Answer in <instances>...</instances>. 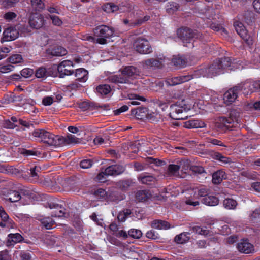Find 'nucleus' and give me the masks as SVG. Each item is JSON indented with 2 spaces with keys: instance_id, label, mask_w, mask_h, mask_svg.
I'll use <instances>...</instances> for the list:
<instances>
[{
  "instance_id": "1",
  "label": "nucleus",
  "mask_w": 260,
  "mask_h": 260,
  "mask_svg": "<svg viewBox=\"0 0 260 260\" xmlns=\"http://www.w3.org/2000/svg\"><path fill=\"white\" fill-rule=\"evenodd\" d=\"M120 75H115L109 76L108 80L110 82L116 84H128L130 80L136 77L139 74V70L135 67L126 66L121 70Z\"/></svg>"
},
{
  "instance_id": "2",
  "label": "nucleus",
  "mask_w": 260,
  "mask_h": 260,
  "mask_svg": "<svg viewBox=\"0 0 260 260\" xmlns=\"http://www.w3.org/2000/svg\"><path fill=\"white\" fill-rule=\"evenodd\" d=\"M232 63V59L228 57L216 59L208 68L205 69L204 76L212 78L223 73L224 70L230 67Z\"/></svg>"
},
{
  "instance_id": "3",
  "label": "nucleus",
  "mask_w": 260,
  "mask_h": 260,
  "mask_svg": "<svg viewBox=\"0 0 260 260\" xmlns=\"http://www.w3.org/2000/svg\"><path fill=\"white\" fill-rule=\"evenodd\" d=\"M114 32L112 27L105 25H100L94 29V37L90 36L87 39L100 44H106L107 43V40L113 36Z\"/></svg>"
},
{
  "instance_id": "4",
  "label": "nucleus",
  "mask_w": 260,
  "mask_h": 260,
  "mask_svg": "<svg viewBox=\"0 0 260 260\" xmlns=\"http://www.w3.org/2000/svg\"><path fill=\"white\" fill-rule=\"evenodd\" d=\"M32 135L39 138L44 143L51 146H60V143L62 142L63 140L60 139V136L55 135L43 129H38L34 131Z\"/></svg>"
},
{
  "instance_id": "5",
  "label": "nucleus",
  "mask_w": 260,
  "mask_h": 260,
  "mask_svg": "<svg viewBox=\"0 0 260 260\" xmlns=\"http://www.w3.org/2000/svg\"><path fill=\"white\" fill-rule=\"evenodd\" d=\"M169 115L175 120L185 119L187 116L186 113L189 110L188 106L184 101L177 102L170 106Z\"/></svg>"
},
{
  "instance_id": "6",
  "label": "nucleus",
  "mask_w": 260,
  "mask_h": 260,
  "mask_svg": "<svg viewBox=\"0 0 260 260\" xmlns=\"http://www.w3.org/2000/svg\"><path fill=\"white\" fill-rule=\"evenodd\" d=\"M178 37L182 41L184 45L187 46L194 38L201 39L202 35L197 30H193L187 27L181 28L177 30Z\"/></svg>"
},
{
  "instance_id": "7",
  "label": "nucleus",
  "mask_w": 260,
  "mask_h": 260,
  "mask_svg": "<svg viewBox=\"0 0 260 260\" xmlns=\"http://www.w3.org/2000/svg\"><path fill=\"white\" fill-rule=\"evenodd\" d=\"M239 117V113L235 111H232L230 114L229 117H221L219 118L218 121L216 123V127L221 129H222L224 127H231L230 124L234 121L238 122Z\"/></svg>"
},
{
  "instance_id": "8",
  "label": "nucleus",
  "mask_w": 260,
  "mask_h": 260,
  "mask_svg": "<svg viewBox=\"0 0 260 260\" xmlns=\"http://www.w3.org/2000/svg\"><path fill=\"white\" fill-rule=\"evenodd\" d=\"M134 47L136 51L141 54H149L152 52L149 42L145 38H137L134 43Z\"/></svg>"
},
{
  "instance_id": "9",
  "label": "nucleus",
  "mask_w": 260,
  "mask_h": 260,
  "mask_svg": "<svg viewBox=\"0 0 260 260\" xmlns=\"http://www.w3.org/2000/svg\"><path fill=\"white\" fill-rule=\"evenodd\" d=\"M72 61L66 60L60 62L57 66V70L60 78H63L65 76L72 75L74 71L72 69L73 67Z\"/></svg>"
},
{
  "instance_id": "10",
  "label": "nucleus",
  "mask_w": 260,
  "mask_h": 260,
  "mask_svg": "<svg viewBox=\"0 0 260 260\" xmlns=\"http://www.w3.org/2000/svg\"><path fill=\"white\" fill-rule=\"evenodd\" d=\"M240 91L243 92V88L241 84L230 88L224 94V102L228 105L232 104L237 99Z\"/></svg>"
},
{
  "instance_id": "11",
  "label": "nucleus",
  "mask_w": 260,
  "mask_h": 260,
  "mask_svg": "<svg viewBox=\"0 0 260 260\" xmlns=\"http://www.w3.org/2000/svg\"><path fill=\"white\" fill-rule=\"evenodd\" d=\"M238 250L243 253L250 254L254 252L253 245L247 239H241L237 244Z\"/></svg>"
},
{
  "instance_id": "12",
  "label": "nucleus",
  "mask_w": 260,
  "mask_h": 260,
  "mask_svg": "<svg viewBox=\"0 0 260 260\" xmlns=\"http://www.w3.org/2000/svg\"><path fill=\"white\" fill-rule=\"evenodd\" d=\"M44 23L43 16L39 13H34L29 17V24L31 27L36 29L41 28Z\"/></svg>"
},
{
  "instance_id": "13",
  "label": "nucleus",
  "mask_w": 260,
  "mask_h": 260,
  "mask_svg": "<svg viewBox=\"0 0 260 260\" xmlns=\"http://www.w3.org/2000/svg\"><path fill=\"white\" fill-rule=\"evenodd\" d=\"M167 59L165 57H161L158 58H150L145 60L144 64L146 68H161L163 67L164 62Z\"/></svg>"
},
{
  "instance_id": "14",
  "label": "nucleus",
  "mask_w": 260,
  "mask_h": 260,
  "mask_svg": "<svg viewBox=\"0 0 260 260\" xmlns=\"http://www.w3.org/2000/svg\"><path fill=\"white\" fill-rule=\"evenodd\" d=\"M241 84L243 88V93L245 95L252 93L255 90L260 89V81H255L252 83H241Z\"/></svg>"
},
{
  "instance_id": "15",
  "label": "nucleus",
  "mask_w": 260,
  "mask_h": 260,
  "mask_svg": "<svg viewBox=\"0 0 260 260\" xmlns=\"http://www.w3.org/2000/svg\"><path fill=\"white\" fill-rule=\"evenodd\" d=\"M19 32L18 30L13 27L7 28L3 32V39L4 41H10L14 40L18 37Z\"/></svg>"
},
{
  "instance_id": "16",
  "label": "nucleus",
  "mask_w": 260,
  "mask_h": 260,
  "mask_svg": "<svg viewBox=\"0 0 260 260\" xmlns=\"http://www.w3.org/2000/svg\"><path fill=\"white\" fill-rule=\"evenodd\" d=\"M234 27L237 34L246 42L249 43V36L243 24L239 22L234 23Z\"/></svg>"
},
{
  "instance_id": "17",
  "label": "nucleus",
  "mask_w": 260,
  "mask_h": 260,
  "mask_svg": "<svg viewBox=\"0 0 260 260\" xmlns=\"http://www.w3.org/2000/svg\"><path fill=\"white\" fill-rule=\"evenodd\" d=\"M190 76H182L174 77L169 78L166 81V84L167 86H175L180 83L188 81L191 79Z\"/></svg>"
},
{
  "instance_id": "18",
  "label": "nucleus",
  "mask_w": 260,
  "mask_h": 260,
  "mask_svg": "<svg viewBox=\"0 0 260 260\" xmlns=\"http://www.w3.org/2000/svg\"><path fill=\"white\" fill-rule=\"evenodd\" d=\"M23 237L19 233L10 234L8 236L6 245L7 246H13L17 243L23 240Z\"/></svg>"
},
{
  "instance_id": "19",
  "label": "nucleus",
  "mask_w": 260,
  "mask_h": 260,
  "mask_svg": "<svg viewBox=\"0 0 260 260\" xmlns=\"http://www.w3.org/2000/svg\"><path fill=\"white\" fill-rule=\"evenodd\" d=\"M46 52L47 54L52 56H61L66 55L67 53L65 48L59 46L48 49L46 50Z\"/></svg>"
},
{
  "instance_id": "20",
  "label": "nucleus",
  "mask_w": 260,
  "mask_h": 260,
  "mask_svg": "<svg viewBox=\"0 0 260 260\" xmlns=\"http://www.w3.org/2000/svg\"><path fill=\"white\" fill-rule=\"evenodd\" d=\"M134 184V182L131 179L121 180L116 183V187L122 191H127Z\"/></svg>"
},
{
  "instance_id": "21",
  "label": "nucleus",
  "mask_w": 260,
  "mask_h": 260,
  "mask_svg": "<svg viewBox=\"0 0 260 260\" xmlns=\"http://www.w3.org/2000/svg\"><path fill=\"white\" fill-rule=\"evenodd\" d=\"M88 71L83 68L77 69L75 72V76L77 78L76 80L82 82H85L88 79Z\"/></svg>"
},
{
  "instance_id": "22",
  "label": "nucleus",
  "mask_w": 260,
  "mask_h": 260,
  "mask_svg": "<svg viewBox=\"0 0 260 260\" xmlns=\"http://www.w3.org/2000/svg\"><path fill=\"white\" fill-rule=\"evenodd\" d=\"M185 161L181 162L180 165H169L166 173L167 175L175 176H178L179 170L181 168V165L182 164V163L185 164Z\"/></svg>"
},
{
  "instance_id": "23",
  "label": "nucleus",
  "mask_w": 260,
  "mask_h": 260,
  "mask_svg": "<svg viewBox=\"0 0 260 260\" xmlns=\"http://www.w3.org/2000/svg\"><path fill=\"white\" fill-rule=\"evenodd\" d=\"M202 202L206 205L213 206L218 204L219 200L215 196H209L208 194L206 197L203 198Z\"/></svg>"
},
{
  "instance_id": "24",
  "label": "nucleus",
  "mask_w": 260,
  "mask_h": 260,
  "mask_svg": "<svg viewBox=\"0 0 260 260\" xmlns=\"http://www.w3.org/2000/svg\"><path fill=\"white\" fill-rule=\"evenodd\" d=\"M151 225L153 228L159 230H166L170 228V224L168 222L161 220H154L151 222Z\"/></svg>"
},
{
  "instance_id": "25",
  "label": "nucleus",
  "mask_w": 260,
  "mask_h": 260,
  "mask_svg": "<svg viewBox=\"0 0 260 260\" xmlns=\"http://www.w3.org/2000/svg\"><path fill=\"white\" fill-rule=\"evenodd\" d=\"M225 173L222 170H219L214 173L212 175V182L215 184H218L225 179Z\"/></svg>"
},
{
  "instance_id": "26",
  "label": "nucleus",
  "mask_w": 260,
  "mask_h": 260,
  "mask_svg": "<svg viewBox=\"0 0 260 260\" xmlns=\"http://www.w3.org/2000/svg\"><path fill=\"white\" fill-rule=\"evenodd\" d=\"M60 139H63L62 142L60 143V145L70 144H76L79 143V139L76 137L75 136L71 134H69L67 137H63L60 136Z\"/></svg>"
},
{
  "instance_id": "27",
  "label": "nucleus",
  "mask_w": 260,
  "mask_h": 260,
  "mask_svg": "<svg viewBox=\"0 0 260 260\" xmlns=\"http://www.w3.org/2000/svg\"><path fill=\"white\" fill-rule=\"evenodd\" d=\"M172 63L177 68H182L186 64L185 59L180 56H174L172 59Z\"/></svg>"
},
{
  "instance_id": "28",
  "label": "nucleus",
  "mask_w": 260,
  "mask_h": 260,
  "mask_svg": "<svg viewBox=\"0 0 260 260\" xmlns=\"http://www.w3.org/2000/svg\"><path fill=\"white\" fill-rule=\"evenodd\" d=\"M146 108L139 107L131 110L132 115L135 116L138 119H143L146 115Z\"/></svg>"
},
{
  "instance_id": "29",
  "label": "nucleus",
  "mask_w": 260,
  "mask_h": 260,
  "mask_svg": "<svg viewBox=\"0 0 260 260\" xmlns=\"http://www.w3.org/2000/svg\"><path fill=\"white\" fill-rule=\"evenodd\" d=\"M21 199L20 193L16 190H10L7 196V200L11 202H16Z\"/></svg>"
},
{
  "instance_id": "30",
  "label": "nucleus",
  "mask_w": 260,
  "mask_h": 260,
  "mask_svg": "<svg viewBox=\"0 0 260 260\" xmlns=\"http://www.w3.org/2000/svg\"><path fill=\"white\" fill-rule=\"evenodd\" d=\"M150 193L147 190H139L136 193V199L139 202H144L150 197Z\"/></svg>"
},
{
  "instance_id": "31",
  "label": "nucleus",
  "mask_w": 260,
  "mask_h": 260,
  "mask_svg": "<svg viewBox=\"0 0 260 260\" xmlns=\"http://www.w3.org/2000/svg\"><path fill=\"white\" fill-rule=\"evenodd\" d=\"M243 19L247 24L252 25L255 21V15L252 12L247 11L244 13Z\"/></svg>"
},
{
  "instance_id": "32",
  "label": "nucleus",
  "mask_w": 260,
  "mask_h": 260,
  "mask_svg": "<svg viewBox=\"0 0 260 260\" xmlns=\"http://www.w3.org/2000/svg\"><path fill=\"white\" fill-rule=\"evenodd\" d=\"M189 233L188 232L181 233L175 237L174 240L178 244H183L189 240Z\"/></svg>"
},
{
  "instance_id": "33",
  "label": "nucleus",
  "mask_w": 260,
  "mask_h": 260,
  "mask_svg": "<svg viewBox=\"0 0 260 260\" xmlns=\"http://www.w3.org/2000/svg\"><path fill=\"white\" fill-rule=\"evenodd\" d=\"M96 90L101 95H107L110 93L111 88L108 84H102L97 86Z\"/></svg>"
},
{
  "instance_id": "34",
  "label": "nucleus",
  "mask_w": 260,
  "mask_h": 260,
  "mask_svg": "<svg viewBox=\"0 0 260 260\" xmlns=\"http://www.w3.org/2000/svg\"><path fill=\"white\" fill-rule=\"evenodd\" d=\"M138 180L144 184H149L151 182H154L155 178L152 175H141L138 177Z\"/></svg>"
},
{
  "instance_id": "35",
  "label": "nucleus",
  "mask_w": 260,
  "mask_h": 260,
  "mask_svg": "<svg viewBox=\"0 0 260 260\" xmlns=\"http://www.w3.org/2000/svg\"><path fill=\"white\" fill-rule=\"evenodd\" d=\"M103 10L107 13H112L119 10V7L113 3H107L103 6Z\"/></svg>"
},
{
  "instance_id": "36",
  "label": "nucleus",
  "mask_w": 260,
  "mask_h": 260,
  "mask_svg": "<svg viewBox=\"0 0 260 260\" xmlns=\"http://www.w3.org/2000/svg\"><path fill=\"white\" fill-rule=\"evenodd\" d=\"M179 5L174 2H169L166 6V9L168 13L172 14L174 12L177 11L179 8Z\"/></svg>"
},
{
  "instance_id": "37",
  "label": "nucleus",
  "mask_w": 260,
  "mask_h": 260,
  "mask_svg": "<svg viewBox=\"0 0 260 260\" xmlns=\"http://www.w3.org/2000/svg\"><path fill=\"white\" fill-rule=\"evenodd\" d=\"M7 60L11 64H17L23 61L22 56L20 54H14L9 57Z\"/></svg>"
},
{
  "instance_id": "38",
  "label": "nucleus",
  "mask_w": 260,
  "mask_h": 260,
  "mask_svg": "<svg viewBox=\"0 0 260 260\" xmlns=\"http://www.w3.org/2000/svg\"><path fill=\"white\" fill-rule=\"evenodd\" d=\"M237 205V202L232 199L228 198L223 201V205L228 209H234Z\"/></svg>"
},
{
  "instance_id": "39",
  "label": "nucleus",
  "mask_w": 260,
  "mask_h": 260,
  "mask_svg": "<svg viewBox=\"0 0 260 260\" xmlns=\"http://www.w3.org/2000/svg\"><path fill=\"white\" fill-rule=\"evenodd\" d=\"M32 8L36 11H40L44 9V4L42 0H31Z\"/></svg>"
},
{
  "instance_id": "40",
  "label": "nucleus",
  "mask_w": 260,
  "mask_h": 260,
  "mask_svg": "<svg viewBox=\"0 0 260 260\" xmlns=\"http://www.w3.org/2000/svg\"><path fill=\"white\" fill-rule=\"evenodd\" d=\"M132 213L131 210L128 209H124L120 211L117 216V218L119 221L123 222L126 218Z\"/></svg>"
},
{
  "instance_id": "41",
  "label": "nucleus",
  "mask_w": 260,
  "mask_h": 260,
  "mask_svg": "<svg viewBox=\"0 0 260 260\" xmlns=\"http://www.w3.org/2000/svg\"><path fill=\"white\" fill-rule=\"evenodd\" d=\"M206 142L209 144V146L212 145L214 146H219L225 147H226V145H225L223 142H222L221 140L217 139L207 138Z\"/></svg>"
},
{
  "instance_id": "42",
  "label": "nucleus",
  "mask_w": 260,
  "mask_h": 260,
  "mask_svg": "<svg viewBox=\"0 0 260 260\" xmlns=\"http://www.w3.org/2000/svg\"><path fill=\"white\" fill-rule=\"evenodd\" d=\"M150 19L149 16H145L143 18H140L135 21L131 22L129 24L130 27H135L138 26H140L145 22L148 21Z\"/></svg>"
},
{
  "instance_id": "43",
  "label": "nucleus",
  "mask_w": 260,
  "mask_h": 260,
  "mask_svg": "<svg viewBox=\"0 0 260 260\" xmlns=\"http://www.w3.org/2000/svg\"><path fill=\"white\" fill-rule=\"evenodd\" d=\"M35 75L38 78H43L48 76L46 68L40 67L36 71Z\"/></svg>"
},
{
  "instance_id": "44",
  "label": "nucleus",
  "mask_w": 260,
  "mask_h": 260,
  "mask_svg": "<svg viewBox=\"0 0 260 260\" xmlns=\"http://www.w3.org/2000/svg\"><path fill=\"white\" fill-rule=\"evenodd\" d=\"M21 153L24 156H37L41 154V153L38 151L35 150H27L23 149L21 151Z\"/></svg>"
},
{
  "instance_id": "45",
  "label": "nucleus",
  "mask_w": 260,
  "mask_h": 260,
  "mask_svg": "<svg viewBox=\"0 0 260 260\" xmlns=\"http://www.w3.org/2000/svg\"><path fill=\"white\" fill-rule=\"evenodd\" d=\"M190 231L195 233H198L199 234L203 235H207L209 233V231L203 229L200 226H194L191 228Z\"/></svg>"
},
{
  "instance_id": "46",
  "label": "nucleus",
  "mask_w": 260,
  "mask_h": 260,
  "mask_svg": "<svg viewBox=\"0 0 260 260\" xmlns=\"http://www.w3.org/2000/svg\"><path fill=\"white\" fill-rule=\"evenodd\" d=\"M41 223L46 229H50L54 224V221L50 218L46 217L41 220Z\"/></svg>"
},
{
  "instance_id": "47",
  "label": "nucleus",
  "mask_w": 260,
  "mask_h": 260,
  "mask_svg": "<svg viewBox=\"0 0 260 260\" xmlns=\"http://www.w3.org/2000/svg\"><path fill=\"white\" fill-rule=\"evenodd\" d=\"M116 175H119L123 173L125 170V167L124 166L120 164H116L112 165Z\"/></svg>"
},
{
  "instance_id": "48",
  "label": "nucleus",
  "mask_w": 260,
  "mask_h": 260,
  "mask_svg": "<svg viewBox=\"0 0 260 260\" xmlns=\"http://www.w3.org/2000/svg\"><path fill=\"white\" fill-rule=\"evenodd\" d=\"M128 235L134 238H140L142 235V233L139 230L131 229L128 231Z\"/></svg>"
},
{
  "instance_id": "49",
  "label": "nucleus",
  "mask_w": 260,
  "mask_h": 260,
  "mask_svg": "<svg viewBox=\"0 0 260 260\" xmlns=\"http://www.w3.org/2000/svg\"><path fill=\"white\" fill-rule=\"evenodd\" d=\"M93 165V161L91 159H84L80 163V167L83 169L90 168Z\"/></svg>"
},
{
  "instance_id": "50",
  "label": "nucleus",
  "mask_w": 260,
  "mask_h": 260,
  "mask_svg": "<svg viewBox=\"0 0 260 260\" xmlns=\"http://www.w3.org/2000/svg\"><path fill=\"white\" fill-rule=\"evenodd\" d=\"M14 66L12 64L0 66V72L7 73L13 70Z\"/></svg>"
},
{
  "instance_id": "51",
  "label": "nucleus",
  "mask_w": 260,
  "mask_h": 260,
  "mask_svg": "<svg viewBox=\"0 0 260 260\" xmlns=\"http://www.w3.org/2000/svg\"><path fill=\"white\" fill-rule=\"evenodd\" d=\"M210 191V190L206 187H201L198 189V195L199 197H206Z\"/></svg>"
},
{
  "instance_id": "52",
  "label": "nucleus",
  "mask_w": 260,
  "mask_h": 260,
  "mask_svg": "<svg viewBox=\"0 0 260 260\" xmlns=\"http://www.w3.org/2000/svg\"><path fill=\"white\" fill-rule=\"evenodd\" d=\"M34 71L32 69L29 68H25L21 71V75L24 78H28L33 74Z\"/></svg>"
},
{
  "instance_id": "53",
  "label": "nucleus",
  "mask_w": 260,
  "mask_h": 260,
  "mask_svg": "<svg viewBox=\"0 0 260 260\" xmlns=\"http://www.w3.org/2000/svg\"><path fill=\"white\" fill-rule=\"evenodd\" d=\"M40 168L39 167H37L36 166H35L34 167L30 168L29 169L30 172H28L29 173L30 176L32 177H34L36 178H38V173L40 171Z\"/></svg>"
},
{
  "instance_id": "54",
  "label": "nucleus",
  "mask_w": 260,
  "mask_h": 260,
  "mask_svg": "<svg viewBox=\"0 0 260 260\" xmlns=\"http://www.w3.org/2000/svg\"><path fill=\"white\" fill-rule=\"evenodd\" d=\"M3 126L5 128L13 129L17 125H16L13 122L11 121L10 120L7 119L4 121Z\"/></svg>"
},
{
  "instance_id": "55",
  "label": "nucleus",
  "mask_w": 260,
  "mask_h": 260,
  "mask_svg": "<svg viewBox=\"0 0 260 260\" xmlns=\"http://www.w3.org/2000/svg\"><path fill=\"white\" fill-rule=\"evenodd\" d=\"M106 176L108 175L105 174V170L99 173L96 177V179L101 182H105L106 181Z\"/></svg>"
},
{
  "instance_id": "56",
  "label": "nucleus",
  "mask_w": 260,
  "mask_h": 260,
  "mask_svg": "<svg viewBox=\"0 0 260 260\" xmlns=\"http://www.w3.org/2000/svg\"><path fill=\"white\" fill-rule=\"evenodd\" d=\"M50 18L54 25L56 26H60L62 24L61 20L58 16L55 15H50Z\"/></svg>"
},
{
  "instance_id": "57",
  "label": "nucleus",
  "mask_w": 260,
  "mask_h": 260,
  "mask_svg": "<svg viewBox=\"0 0 260 260\" xmlns=\"http://www.w3.org/2000/svg\"><path fill=\"white\" fill-rule=\"evenodd\" d=\"M134 7L130 4H126L119 7V10L124 12H130L133 10Z\"/></svg>"
},
{
  "instance_id": "58",
  "label": "nucleus",
  "mask_w": 260,
  "mask_h": 260,
  "mask_svg": "<svg viewBox=\"0 0 260 260\" xmlns=\"http://www.w3.org/2000/svg\"><path fill=\"white\" fill-rule=\"evenodd\" d=\"M0 260H11V257L7 250L0 252Z\"/></svg>"
},
{
  "instance_id": "59",
  "label": "nucleus",
  "mask_w": 260,
  "mask_h": 260,
  "mask_svg": "<svg viewBox=\"0 0 260 260\" xmlns=\"http://www.w3.org/2000/svg\"><path fill=\"white\" fill-rule=\"evenodd\" d=\"M104 170L105 174L108 176H116L112 165L107 167Z\"/></svg>"
},
{
  "instance_id": "60",
  "label": "nucleus",
  "mask_w": 260,
  "mask_h": 260,
  "mask_svg": "<svg viewBox=\"0 0 260 260\" xmlns=\"http://www.w3.org/2000/svg\"><path fill=\"white\" fill-rule=\"evenodd\" d=\"M95 195L104 199L107 196V192L103 189L99 188L95 191Z\"/></svg>"
},
{
  "instance_id": "61",
  "label": "nucleus",
  "mask_w": 260,
  "mask_h": 260,
  "mask_svg": "<svg viewBox=\"0 0 260 260\" xmlns=\"http://www.w3.org/2000/svg\"><path fill=\"white\" fill-rule=\"evenodd\" d=\"M0 216L4 222H9V216L2 207H0Z\"/></svg>"
},
{
  "instance_id": "62",
  "label": "nucleus",
  "mask_w": 260,
  "mask_h": 260,
  "mask_svg": "<svg viewBox=\"0 0 260 260\" xmlns=\"http://www.w3.org/2000/svg\"><path fill=\"white\" fill-rule=\"evenodd\" d=\"M17 15L12 12H9L4 15V18L8 21H11L15 19Z\"/></svg>"
},
{
  "instance_id": "63",
  "label": "nucleus",
  "mask_w": 260,
  "mask_h": 260,
  "mask_svg": "<svg viewBox=\"0 0 260 260\" xmlns=\"http://www.w3.org/2000/svg\"><path fill=\"white\" fill-rule=\"evenodd\" d=\"M53 102V98L51 96H46L43 99L42 103L45 106H49Z\"/></svg>"
},
{
  "instance_id": "64",
  "label": "nucleus",
  "mask_w": 260,
  "mask_h": 260,
  "mask_svg": "<svg viewBox=\"0 0 260 260\" xmlns=\"http://www.w3.org/2000/svg\"><path fill=\"white\" fill-rule=\"evenodd\" d=\"M128 109V107L127 105H123L120 108L114 110V114L115 115H118L122 112H124Z\"/></svg>"
}]
</instances>
